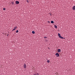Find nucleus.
Here are the masks:
<instances>
[{"label": "nucleus", "mask_w": 75, "mask_h": 75, "mask_svg": "<svg viewBox=\"0 0 75 75\" xmlns=\"http://www.w3.org/2000/svg\"><path fill=\"white\" fill-rule=\"evenodd\" d=\"M55 55L56 56V57H57L59 56V54L58 53H56L55 54Z\"/></svg>", "instance_id": "obj_1"}, {"label": "nucleus", "mask_w": 75, "mask_h": 75, "mask_svg": "<svg viewBox=\"0 0 75 75\" xmlns=\"http://www.w3.org/2000/svg\"><path fill=\"white\" fill-rule=\"evenodd\" d=\"M17 28V26H16L14 28V29L12 30V31H13V30H15L16 28Z\"/></svg>", "instance_id": "obj_2"}, {"label": "nucleus", "mask_w": 75, "mask_h": 75, "mask_svg": "<svg viewBox=\"0 0 75 75\" xmlns=\"http://www.w3.org/2000/svg\"><path fill=\"white\" fill-rule=\"evenodd\" d=\"M23 67H24V68H25V69H26V65L25 64L23 66Z\"/></svg>", "instance_id": "obj_3"}, {"label": "nucleus", "mask_w": 75, "mask_h": 75, "mask_svg": "<svg viewBox=\"0 0 75 75\" xmlns=\"http://www.w3.org/2000/svg\"><path fill=\"white\" fill-rule=\"evenodd\" d=\"M16 4H19V1H16Z\"/></svg>", "instance_id": "obj_4"}, {"label": "nucleus", "mask_w": 75, "mask_h": 75, "mask_svg": "<svg viewBox=\"0 0 75 75\" xmlns=\"http://www.w3.org/2000/svg\"><path fill=\"white\" fill-rule=\"evenodd\" d=\"M72 9L73 10H75V6L72 7Z\"/></svg>", "instance_id": "obj_5"}, {"label": "nucleus", "mask_w": 75, "mask_h": 75, "mask_svg": "<svg viewBox=\"0 0 75 75\" xmlns=\"http://www.w3.org/2000/svg\"><path fill=\"white\" fill-rule=\"evenodd\" d=\"M57 52H61V50L60 49H58L57 50Z\"/></svg>", "instance_id": "obj_6"}, {"label": "nucleus", "mask_w": 75, "mask_h": 75, "mask_svg": "<svg viewBox=\"0 0 75 75\" xmlns=\"http://www.w3.org/2000/svg\"><path fill=\"white\" fill-rule=\"evenodd\" d=\"M58 36H59V38L61 36L59 33H58Z\"/></svg>", "instance_id": "obj_7"}, {"label": "nucleus", "mask_w": 75, "mask_h": 75, "mask_svg": "<svg viewBox=\"0 0 75 75\" xmlns=\"http://www.w3.org/2000/svg\"><path fill=\"white\" fill-rule=\"evenodd\" d=\"M59 38H61V39H63L64 38H63V37H62L61 36L60 37H59ZM64 39H65V38H64Z\"/></svg>", "instance_id": "obj_8"}, {"label": "nucleus", "mask_w": 75, "mask_h": 75, "mask_svg": "<svg viewBox=\"0 0 75 75\" xmlns=\"http://www.w3.org/2000/svg\"><path fill=\"white\" fill-rule=\"evenodd\" d=\"M54 23V22L53 21H51V23Z\"/></svg>", "instance_id": "obj_9"}, {"label": "nucleus", "mask_w": 75, "mask_h": 75, "mask_svg": "<svg viewBox=\"0 0 75 75\" xmlns=\"http://www.w3.org/2000/svg\"><path fill=\"white\" fill-rule=\"evenodd\" d=\"M32 33L33 34L35 33V32L34 31H33Z\"/></svg>", "instance_id": "obj_10"}, {"label": "nucleus", "mask_w": 75, "mask_h": 75, "mask_svg": "<svg viewBox=\"0 0 75 75\" xmlns=\"http://www.w3.org/2000/svg\"><path fill=\"white\" fill-rule=\"evenodd\" d=\"M54 28H57V27L56 25H54Z\"/></svg>", "instance_id": "obj_11"}, {"label": "nucleus", "mask_w": 75, "mask_h": 75, "mask_svg": "<svg viewBox=\"0 0 75 75\" xmlns=\"http://www.w3.org/2000/svg\"><path fill=\"white\" fill-rule=\"evenodd\" d=\"M50 62V61L49 60L47 61V63H49Z\"/></svg>", "instance_id": "obj_12"}, {"label": "nucleus", "mask_w": 75, "mask_h": 75, "mask_svg": "<svg viewBox=\"0 0 75 75\" xmlns=\"http://www.w3.org/2000/svg\"><path fill=\"white\" fill-rule=\"evenodd\" d=\"M16 33H18V30H17L16 31Z\"/></svg>", "instance_id": "obj_13"}, {"label": "nucleus", "mask_w": 75, "mask_h": 75, "mask_svg": "<svg viewBox=\"0 0 75 75\" xmlns=\"http://www.w3.org/2000/svg\"><path fill=\"white\" fill-rule=\"evenodd\" d=\"M47 38V37H44V38Z\"/></svg>", "instance_id": "obj_14"}, {"label": "nucleus", "mask_w": 75, "mask_h": 75, "mask_svg": "<svg viewBox=\"0 0 75 75\" xmlns=\"http://www.w3.org/2000/svg\"><path fill=\"white\" fill-rule=\"evenodd\" d=\"M3 10H6V8H3Z\"/></svg>", "instance_id": "obj_15"}, {"label": "nucleus", "mask_w": 75, "mask_h": 75, "mask_svg": "<svg viewBox=\"0 0 75 75\" xmlns=\"http://www.w3.org/2000/svg\"><path fill=\"white\" fill-rule=\"evenodd\" d=\"M12 4H14V2H12Z\"/></svg>", "instance_id": "obj_16"}, {"label": "nucleus", "mask_w": 75, "mask_h": 75, "mask_svg": "<svg viewBox=\"0 0 75 75\" xmlns=\"http://www.w3.org/2000/svg\"><path fill=\"white\" fill-rule=\"evenodd\" d=\"M27 2L28 3H29V2H28V1H27Z\"/></svg>", "instance_id": "obj_17"}, {"label": "nucleus", "mask_w": 75, "mask_h": 75, "mask_svg": "<svg viewBox=\"0 0 75 75\" xmlns=\"http://www.w3.org/2000/svg\"><path fill=\"white\" fill-rule=\"evenodd\" d=\"M37 74L38 75H39V74L38 73H37Z\"/></svg>", "instance_id": "obj_18"}, {"label": "nucleus", "mask_w": 75, "mask_h": 75, "mask_svg": "<svg viewBox=\"0 0 75 75\" xmlns=\"http://www.w3.org/2000/svg\"><path fill=\"white\" fill-rule=\"evenodd\" d=\"M48 22H49V23H50V22L49 21H48Z\"/></svg>", "instance_id": "obj_19"}, {"label": "nucleus", "mask_w": 75, "mask_h": 75, "mask_svg": "<svg viewBox=\"0 0 75 75\" xmlns=\"http://www.w3.org/2000/svg\"><path fill=\"white\" fill-rule=\"evenodd\" d=\"M34 75H36V74H34Z\"/></svg>", "instance_id": "obj_20"}, {"label": "nucleus", "mask_w": 75, "mask_h": 75, "mask_svg": "<svg viewBox=\"0 0 75 75\" xmlns=\"http://www.w3.org/2000/svg\"><path fill=\"white\" fill-rule=\"evenodd\" d=\"M8 36V35H7V36Z\"/></svg>", "instance_id": "obj_21"}]
</instances>
